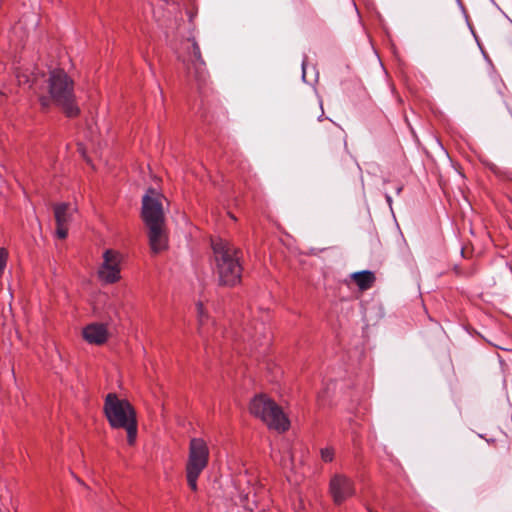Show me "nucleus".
Returning <instances> with one entry per match:
<instances>
[{"instance_id": "9b49d317", "label": "nucleus", "mask_w": 512, "mask_h": 512, "mask_svg": "<svg viewBox=\"0 0 512 512\" xmlns=\"http://www.w3.org/2000/svg\"><path fill=\"white\" fill-rule=\"evenodd\" d=\"M83 338L89 344L102 345L108 339L107 326L102 323H91L83 329Z\"/></svg>"}, {"instance_id": "2eb2a0df", "label": "nucleus", "mask_w": 512, "mask_h": 512, "mask_svg": "<svg viewBox=\"0 0 512 512\" xmlns=\"http://www.w3.org/2000/svg\"><path fill=\"white\" fill-rule=\"evenodd\" d=\"M41 104H42L43 106H47V105H48V100H47L46 98H44V97H43V98H41Z\"/></svg>"}, {"instance_id": "7ed1b4c3", "label": "nucleus", "mask_w": 512, "mask_h": 512, "mask_svg": "<svg viewBox=\"0 0 512 512\" xmlns=\"http://www.w3.org/2000/svg\"><path fill=\"white\" fill-rule=\"evenodd\" d=\"M212 249L220 284L225 286L238 284L242 273V267L239 263L240 251L233 244L223 239L214 240Z\"/></svg>"}, {"instance_id": "f8f14e48", "label": "nucleus", "mask_w": 512, "mask_h": 512, "mask_svg": "<svg viewBox=\"0 0 512 512\" xmlns=\"http://www.w3.org/2000/svg\"><path fill=\"white\" fill-rule=\"evenodd\" d=\"M352 277L362 290L369 289L375 280L374 274L370 271L356 272Z\"/></svg>"}, {"instance_id": "6e6552de", "label": "nucleus", "mask_w": 512, "mask_h": 512, "mask_svg": "<svg viewBox=\"0 0 512 512\" xmlns=\"http://www.w3.org/2000/svg\"><path fill=\"white\" fill-rule=\"evenodd\" d=\"M329 492L333 502L340 505L355 494L354 482L344 474H335L330 479Z\"/></svg>"}, {"instance_id": "ddd939ff", "label": "nucleus", "mask_w": 512, "mask_h": 512, "mask_svg": "<svg viewBox=\"0 0 512 512\" xmlns=\"http://www.w3.org/2000/svg\"><path fill=\"white\" fill-rule=\"evenodd\" d=\"M334 449L332 447H324L320 449V457L322 461L329 463L334 459Z\"/></svg>"}, {"instance_id": "39448f33", "label": "nucleus", "mask_w": 512, "mask_h": 512, "mask_svg": "<svg viewBox=\"0 0 512 512\" xmlns=\"http://www.w3.org/2000/svg\"><path fill=\"white\" fill-rule=\"evenodd\" d=\"M250 413L261 419L270 429L284 432L288 430L290 422L282 409L266 395H256L249 405Z\"/></svg>"}, {"instance_id": "1a4fd4ad", "label": "nucleus", "mask_w": 512, "mask_h": 512, "mask_svg": "<svg viewBox=\"0 0 512 512\" xmlns=\"http://www.w3.org/2000/svg\"><path fill=\"white\" fill-rule=\"evenodd\" d=\"M56 221V235L60 239H65L68 235V226L73 220L77 207L70 203H57L53 207Z\"/></svg>"}, {"instance_id": "20e7f679", "label": "nucleus", "mask_w": 512, "mask_h": 512, "mask_svg": "<svg viewBox=\"0 0 512 512\" xmlns=\"http://www.w3.org/2000/svg\"><path fill=\"white\" fill-rule=\"evenodd\" d=\"M49 93L53 102L68 117L78 115L79 108L75 102L74 83L63 70H53L50 73Z\"/></svg>"}, {"instance_id": "9d476101", "label": "nucleus", "mask_w": 512, "mask_h": 512, "mask_svg": "<svg viewBox=\"0 0 512 512\" xmlns=\"http://www.w3.org/2000/svg\"><path fill=\"white\" fill-rule=\"evenodd\" d=\"M189 41L191 42V56L189 60L190 65H188L187 69L189 73L193 70L195 78L200 81L203 80L205 76V62L202 58L200 47L196 40L193 38L189 39Z\"/></svg>"}, {"instance_id": "4468645a", "label": "nucleus", "mask_w": 512, "mask_h": 512, "mask_svg": "<svg viewBox=\"0 0 512 512\" xmlns=\"http://www.w3.org/2000/svg\"><path fill=\"white\" fill-rule=\"evenodd\" d=\"M197 314H198V321H199V333L202 334L203 333L202 327L204 326V320L206 317L202 303L197 304Z\"/></svg>"}, {"instance_id": "f3484780", "label": "nucleus", "mask_w": 512, "mask_h": 512, "mask_svg": "<svg viewBox=\"0 0 512 512\" xmlns=\"http://www.w3.org/2000/svg\"><path fill=\"white\" fill-rule=\"evenodd\" d=\"M78 149H79V151L81 152V154H82L83 156H85V151H84V149L82 148V146H79V148H78Z\"/></svg>"}, {"instance_id": "f257e3e1", "label": "nucleus", "mask_w": 512, "mask_h": 512, "mask_svg": "<svg viewBox=\"0 0 512 512\" xmlns=\"http://www.w3.org/2000/svg\"><path fill=\"white\" fill-rule=\"evenodd\" d=\"M142 219L148 229V241L151 252L158 254L168 247L162 196L149 189L142 199Z\"/></svg>"}, {"instance_id": "423d86ee", "label": "nucleus", "mask_w": 512, "mask_h": 512, "mask_svg": "<svg viewBox=\"0 0 512 512\" xmlns=\"http://www.w3.org/2000/svg\"><path fill=\"white\" fill-rule=\"evenodd\" d=\"M209 454V448L204 439L192 438L190 440L186 477L188 485L193 491L197 490V479L208 465Z\"/></svg>"}, {"instance_id": "0eeeda50", "label": "nucleus", "mask_w": 512, "mask_h": 512, "mask_svg": "<svg viewBox=\"0 0 512 512\" xmlns=\"http://www.w3.org/2000/svg\"><path fill=\"white\" fill-rule=\"evenodd\" d=\"M103 261L98 268L97 275L101 282L113 284L121 279V263L123 256L120 252L107 249L102 255Z\"/></svg>"}, {"instance_id": "f03ea898", "label": "nucleus", "mask_w": 512, "mask_h": 512, "mask_svg": "<svg viewBox=\"0 0 512 512\" xmlns=\"http://www.w3.org/2000/svg\"><path fill=\"white\" fill-rule=\"evenodd\" d=\"M104 413L112 428L126 430L127 442L133 445L137 438V418L131 403L114 393H109L105 398Z\"/></svg>"}, {"instance_id": "dca6fc26", "label": "nucleus", "mask_w": 512, "mask_h": 512, "mask_svg": "<svg viewBox=\"0 0 512 512\" xmlns=\"http://www.w3.org/2000/svg\"><path fill=\"white\" fill-rule=\"evenodd\" d=\"M386 201L388 202L389 205H391L392 203V198L390 195H386Z\"/></svg>"}, {"instance_id": "a211bd4d", "label": "nucleus", "mask_w": 512, "mask_h": 512, "mask_svg": "<svg viewBox=\"0 0 512 512\" xmlns=\"http://www.w3.org/2000/svg\"><path fill=\"white\" fill-rule=\"evenodd\" d=\"M303 66V77H305V62L302 63Z\"/></svg>"}]
</instances>
